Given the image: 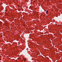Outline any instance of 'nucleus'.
<instances>
[{"label": "nucleus", "mask_w": 62, "mask_h": 62, "mask_svg": "<svg viewBox=\"0 0 62 62\" xmlns=\"http://www.w3.org/2000/svg\"><path fill=\"white\" fill-rule=\"evenodd\" d=\"M25 54H26H26H28V52H27V51H25Z\"/></svg>", "instance_id": "obj_1"}, {"label": "nucleus", "mask_w": 62, "mask_h": 62, "mask_svg": "<svg viewBox=\"0 0 62 62\" xmlns=\"http://www.w3.org/2000/svg\"><path fill=\"white\" fill-rule=\"evenodd\" d=\"M23 60H24L25 61H26V59H24Z\"/></svg>", "instance_id": "obj_2"}, {"label": "nucleus", "mask_w": 62, "mask_h": 62, "mask_svg": "<svg viewBox=\"0 0 62 62\" xmlns=\"http://www.w3.org/2000/svg\"><path fill=\"white\" fill-rule=\"evenodd\" d=\"M48 10H47V11H46V14H47V13H48Z\"/></svg>", "instance_id": "obj_3"}, {"label": "nucleus", "mask_w": 62, "mask_h": 62, "mask_svg": "<svg viewBox=\"0 0 62 62\" xmlns=\"http://www.w3.org/2000/svg\"><path fill=\"white\" fill-rule=\"evenodd\" d=\"M29 62H31V61H29Z\"/></svg>", "instance_id": "obj_4"}, {"label": "nucleus", "mask_w": 62, "mask_h": 62, "mask_svg": "<svg viewBox=\"0 0 62 62\" xmlns=\"http://www.w3.org/2000/svg\"><path fill=\"white\" fill-rule=\"evenodd\" d=\"M31 60H32V59H31Z\"/></svg>", "instance_id": "obj_5"}]
</instances>
